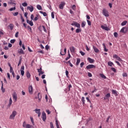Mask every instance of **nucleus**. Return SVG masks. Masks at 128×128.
<instances>
[{
    "mask_svg": "<svg viewBox=\"0 0 128 128\" xmlns=\"http://www.w3.org/2000/svg\"><path fill=\"white\" fill-rule=\"evenodd\" d=\"M16 111L14 110L12 112V114L10 115L9 118L10 120H14L16 116Z\"/></svg>",
    "mask_w": 128,
    "mask_h": 128,
    "instance_id": "obj_1",
    "label": "nucleus"
},
{
    "mask_svg": "<svg viewBox=\"0 0 128 128\" xmlns=\"http://www.w3.org/2000/svg\"><path fill=\"white\" fill-rule=\"evenodd\" d=\"M102 14L104 15L106 18H108L110 16V14H108V11L106 8H104L102 10Z\"/></svg>",
    "mask_w": 128,
    "mask_h": 128,
    "instance_id": "obj_2",
    "label": "nucleus"
},
{
    "mask_svg": "<svg viewBox=\"0 0 128 128\" xmlns=\"http://www.w3.org/2000/svg\"><path fill=\"white\" fill-rule=\"evenodd\" d=\"M128 32V28L126 26L122 28L120 30V32H122V34H126Z\"/></svg>",
    "mask_w": 128,
    "mask_h": 128,
    "instance_id": "obj_3",
    "label": "nucleus"
},
{
    "mask_svg": "<svg viewBox=\"0 0 128 128\" xmlns=\"http://www.w3.org/2000/svg\"><path fill=\"white\" fill-rule=\"evenodd\" d=\"M42 119L43 122H46V112H42Z\"/></svg>",
    "mask_w": 128,
    "mask_h": 128,
    "instance_id": "obj_4",
    "label": "nucleus"
},
{
    "mask_svg": "<svg viewBox=\"0 0 128 128\" xmlns=\"http://www.w3.org/2000/svg\"><path fill=\"white\" fill-rule=\"evenodd\" d=\"M87 70H90V68H96V66L94 64H89L86 66Z\"/></svg>",
    "mask_w": 128,
    "mask_h": 128,
    "instance_id": "obj_5",
    "label": "nucleus"
},
{
    "mask_svg": "<svg viewBox=\"0 0 128 128\" xmlns=\"http://www.w3.org/2000/svg\"><path fill=\"white\" fill-rule=\"evenodd\" d=\"M24 66H21L20 70L22 76H24Z\"/></svg>",
    "mask_w": 128,
    "mask_h": 128,
    "instance_id": "obj_6",
    "label": "nucleus"
},
{
    "mask_svg": "<svg viewBox=\"0 0 128 128\" xmlns=\"http://www.w3.org/2000/svg\"><path fill=\"white\" fill-rule=\"evenodd\" d=\"M28 92L30 94H32V92H34V88H32V86L30 85L29 86Z\"/></svg>",
    "mask_w": 128,
    "mask_h": 128,
    "instance_id": "obj_7",
    "label": "nucleus"
},
{
    "mask_svg": "<svg viewBox=\"0 0 128 128\" xmlns=\"http://www.w3.org/2000/svg\"><path fill=\"white\" fill-rule=\"evenodd\" d=\"M35 98H38V102H40L41 100H42V94L40 93H38V96H36Z\"/></svg>",
    "mask_w": 128,
    "mask_h": 128,
    "instance_id": "obj_8",
    "label": "nucleus"
},
{
    "mask_svg": "<svg viewBox=\"0 0 128 128\" xmlns=\"http://www.w3.org/2000/svg\"><path fill=\"white\" fill-rule=\"evenodd\" d=\"M66 6V3L64 2H61V3L59 5V8L60 10H64V6Z\"/></svg>",
    "mask_w": 128,
    "mask_h": 128,
    "instance_id": "obj_9",
    "label": "nucleus"
},
{
    "mask_svg": "<svg viewBox=\"0 0 128 128\" xmlns=\"http://www.w3.org/2000/svg\"><path fill=\"white\" fill-rule=\"evenodd\" d=\"M87 60L90 62V64H94V60L90 58H88Z\"/></svg>",
    "mask_w": 128,
    "mask_h": 128,
    "instance_id": "obj_10",
    "label": "nucleus"
},
{
    "mask_svg": "<svg viewBox=\"0 0 128 128\" xmlns=\"http://www.w3.org/2000/svg\"><path fill=\"white\" fill-rule=\"evenodd\" d=\"M112 94L116 96H118V91L114 90H112Z\"/></svg>",
    "mask_w": 128,
    "mask_h": 128,
    "instance_id": "obj_11",
    "label": "nucleus"
},
{
    "mask_svg": "<svg viewBox=\"0 0 128 128\" xmlns=\"http://www.w3.org/2000/svg\"><path fill=\"white\" fill-rule=\"evenodd\" d=\"M27 8L30 12H34V7L32 6H28Z\"/></svg>",
    "mask_w": 128,
    "mask_h": 128,
    "instance_id": "obj_12",
    "label": "nucleus"
},
{
    "mask_svg": "<svg viewBox=\"0 0 128 128\" xmlns=\"http://www.w3.org/2000/svg\"><path fill=\"white\" fill-rule=\"evenodd\" d=\"M70 50L71 52H74V51L76 50V48L72 46L70 48Z\"/></svg>",
    "mask_w": 128,
    "mask_h": 128,
    "instance_id": "obj_13",
    "label": "nucleus"
},
{
    "mask_svg": "<svg viewBox=\"0 0 128 128\" xmlns=\"http://www.w3.org/2000/svg\"><path fill=\"white\" fill-rule=\"evenodd\" d=\"M1 82H2L1 90L2 91V92H6V90L4 88V83L2 82V81H1Z\"/></svg>",
    "mask_w": 128,
    "mask_h": 128,
    "instance_id": "obj_14",
    "label": "nucleus"
},
{
    "mask_svg": "<svg viewBox=\"0 0 128 128\" xmlns=\"http://www.w3.org/2000/svg\"><path fill=\"white\" fill-rule=\"evenodd\" d=\"M101 28L102 30H108V28L106 26L102 25Z\"/></svg>",
    "mask_w": 128,
    "mask_h": 128,
    "instance_id": "obj_15",
    "label": "nucleus"
},
{
    "mask_svg": "<svg viewBox=\"0 0 128 128\" xmlns=\"http://www.w3.org/2000/svg\"><path fill=\"white\" fill-rule=\"evenodd\" d=\"M62 50H61V52H60L61 56H64L66 54V48H64V52H63L62 54Z\"/></svg>",
    "mask_w": 128,
    "mask_h": 128,
    "instance_id": "obj_16",
    "label": "nucleus"
},
{
    "mask_svg": "<svg viewBox=\"0 0 128 128\" xmlns=\"http://www.w3.org/2000/svg\"><path fill=\"white\" fill-rule=\"evenodd\" d=\"M14 24H10L9 26L8 27L10 28V30H14Z\"/></svg>",
    "mask_w": 128,
    "mask_h": 128,
    "instance_id": "obj_17",
    "label": "nucleus"
},
{
    "mask_svg": "<svg viewBox=\"0 0 128 128\" xmlns=\"http://www.w3.org/2000/svg\"><path fill=\"white\" fill-rule=\"evenodd\" d=\"M93 48H94V52H100V50H98V48H96V47L93 46Z\"/></svg>",
    "mask_w": 128,
    "mask_h": 128,
    "instance_id": "obj_18",
    "label": "nucleus"
},
{
    "mask_svg": "<svg viewBox=\"0 0 128 128\" xmlns=\"http://www.w3.org/2000/svg\"><path fill=\"white\" fill-rule=\"evenodd\" d=\"M27 24H29L31 26H34V22L32 21H30L29 20H27Z\"/></svg>",
    "mask_w": 128,
    "mask_h": 128,
    "instance_id": "obj_19",
    "label": "nucleus"
},
{
    "mask_svg": "<svg viewBox=\"0 0 128 128\" xmlns=\"http://www.w3.org/2000/svg\"><path fill=\"white\" fill-rule=\"evenodd\" d=\"M81 100L82 102L83 106H84V104H86V100H84V97L82 96V98Z\"/></svg>",
    "mask_w": 128,
    "mask_h": 128,
    "instance_id": "obj_20",
    "label": "nucleus"
},
{
    "mask_svg": "<svg viewBox=\"0 0 128 128\" xmlns=\"http://www.w3.org/2000/svg\"><path fill=\"white\" fill-rule=\"evenodd\" d=\"M18 52V54H24V50H22V49H20Z\"/></svg>",
    "mask_w": 128,
    "mask_h": 128,
    "instance_id": "obj_21",
    "label": "nucleus"
},
{
    "mask_svg": "<svg viewBox=\"0 0 128 128\" xmlns=\"http://www.w3.org/2000/svg\"><path fill=\"white\" fill-rule=\"evenodd\" d=\"M13 98L15 100H18V96L16 95V93H14L13 94Z\"/></svg>",
    "mask_w": 128,
    "mask_h": 128,
    "instance_id": "obj_22",
    "label": "nucleus"
},
{
    "mask_svg": "<svg viewBox=\"0 0 128 128\" xmlns=\"http://www.w3.org/2000/svg\"><path fill=\"white\" fill-rule=\"evenodd\" d=\"M126 24H128V21L124 20L121 23V26H126Z\"/></svg>",
    "mask_w": 128,
    "mask_h": 128,
    "instance_id": "obj_23",
    "label": "nucleus"
},
{
    "mask_svg": "<svg viewBox=\"0 0 128 128\" xmlns=\"http://www.w3.org/2000/svg\"><path fill=\"white\" fill-rule=\"evenodd\" d=\"M86 22L84 21H83L81 24L82 28H84L86 26Z\"/></svg>",
    "mask_w": 128,
    "mask_h": 128,
    "instance_id": "obj_24",
    "label": "nucleus"
},
{
    "mask_svg": "<svg viewBox=\"0 0 128 128\" xmlns=\"http://www.w3.org/2000/svg\"><path fill=\"white\" fill-rule=\"evenodd\" d=\"M26 76L28 78H30V72H28V71L26 72Z\"/></svg>",
    "mask_w": 128,
    "mask_h": 128,
    "instance_id": "obj_25",
    "label": "nucleus"
},
{
    "mask_svg": "<svg viewBox=\"0 0 128 128\" xmlns=\"http://www.w3.org/2000/svg\"><path fill=\"white\" fill-rule=\"evenodd\" d=\"M34 112H36V114H40V109H36Z\"/></svg>",
    "mask_w": 128,
    "mask_h": 128,
    "instance_id": "obj_26",
    "label": "nucleus"
},
{
    "mask_svg": "<svg viewBox=\"0 0 128 128\" xmlns=\"http://www.w3.org/2000/svg\"><path fill=\"white\" fill-rule=\"evenodd\" d=\"M80 59L77 58L76 62V66H78L80 64Z\"/></svg>",
    "mask_w": 128,
    "mask_h": 128,
    "instance_id": "obj_27",
    "label": "nucleus"
},
{
    "mask_svg": "<svg viewBox=\"0 0 128 128\" xmlns=\"http://www.w3.org/2000/svg\"><path fill=\"white\" fill-rule=\"evenodd\" d=\"M102 46H104V52H108V49L106 48V44H104H104H102Z\"/></svg>",
    "mask_w": 128,
    "mask_h": 128,
    "instance_id": "obj_28",
    "label": "nucleus"
},
{
    "mask_svg": "<svg viewBox=\"0 0 128 128\" xmlns=\"http://www.w3.org/2000/svg\"><path fill=\"white\" fill-rule=\"evenodd\" d=\"M40 14H43L44 16H47L46 12H44L42 11H40Z\"/></svg>",
    "mask_w": 128,
    "mask_h": 128,
    "instance_id": "obj_29",
    "label": "nucleus"
},
{
    "mask_svg": "<svg viewBox=\"0 0 128 128\" xmlns=\"http://www.w3.org/2000/svg\"><path fill=\"white\" fill-rule=\"evenodd\" d=\"M36 8H38V10H42V6H40V4L36 6Z\"/></svg>",
    "mask_w": 128,
    "mask_h": 128,
    "instance_id": "obj_30",
    "label": "nucleus"
},
{
    "mask_svg": "<svg viewBox=\"0 0 128 128\" xmlns=\"http://www.w3.org/2000/svg\"><path fill=\"white\" fill-rule=\"evenodd\" d=\"M22 56L20 57V60H19V62H18V66H20V64H22Z\"/></svg>",
    "mask_w": 128,
    "mask_h": 128,
    "instance_id": "obj_31",
    "label": "nucleus"
},
{
    "mask_svg": "<svg viewBox=\"0 0 128 128\" xmlns=\"http://www.w3.org/2000/svg\"><path fill=\"white\" fill-rule=\"evenodd\" d=\"M108 66H114V63L112 62H108Z\"/></svg>",
    "mask_w": 128,
    "mask_h": 128,
    "instance_id": "obj_32",
    "label": "nucleus"
},
{
    "mask_svg": "<svg viewBox=\"0 0 128 128\" xmlns=\"http://www.w3.org/2000/svg\"><path fill=\"white\" fill-rule=\"evenodd\" d=\"M82 32V29L80 28H77L76 30V34H78V32Z\"/></svg>",
    "mask_w": 128,
    "mask_h": 128,
    "instance_id": "obj_33",
    "label": "nucleus"
},
{
    "mask_svg": "<svg viewBox=\"0 0 128 128\" xmlns=\"http://www.w3.org/2000/svg\"><path fill=\"white\" fill-rule=\"evenodd\" d=\"M105 96H106L107 100H108V98H110V93H108V94H107Z\"/></svg>",
    "mask_w": 128,
    "mask_h": 128,
    "instance_id": "obj_34",
    "label": "nucleus"
},
{
    "mask_svg": "<svg viewBox=\"0 0 128 128\" xmlns=\"http://www.w3.org/2000/svg\"><path fill=\"white\" fill-rule=\"evenodd\" d=\"M100 76H101V78H106V76H104V74H100Z\"/></svg>",
    "mask_w": 128,
    "mask_h": 128,
    "instance_id": "obj_35",
    "label": "nucleus"
},
{
    "mask_svg": "<svg viewBox=\"0 0 128 128\" xmlns=\"http://www.w3.org/2000/svg\"><path fill=\"white\" fill-rule=\"evenodd\" d=\"M56 126L57 128H60V125H58V122L57 120H56Z\"/></svg>",
    "mask_w": 128,
    "mask_h": 128,
    "instance_id": "obj_36",
    "label": "nucleus"
},
{
    "mask_svg": "<svg viewBox=\"0 0 128 128\" xmlns=\"http://www.w3.org/2000/svg\"><path fill=\"white\" fill-rule=\"evenodd\" d=\"M76 28H80V24L78 22L76 23Z\"/></svg>",
    "mask_w": 128,
    "mask_h": 128,
    "instance_id": "obj_37",
    "label": "nucleus"
},
{
    "mask_svg": "<svg viewBox=\"0 0 128 128\" xmlns=\"http://www.w3.org/2000/svg\"><path fill=\"white\" fill-rule=\"evenodd\" d=\"M76 22H73L72 24H71V26H76Z\"/></svg>",
    "mask_w": 128,
    "mask_h": 128,
    "instance_id": "obj_38",
    "label": "nucleus"
},
{
    "mask_svg": "<svg viewBox=\"0 0 128 128\" xmlns=\"http://www.w3.org/2000/svg\"><path fill=\"white\" fill-rule=\"evenodd\" d=\"M32 128V125L30 124H27L26 126V128Z\"/></svg>",
    "mask_w": 128,
    "mask_h": 128,
    "instance_id": "obj_39",
    "label": "nucleus"
},
{
    "mask_svg": "<svg viewBox=\"0 0 128 128\" xmlns=\"http://www.w3.org/2000/svg\"><path fill=\"white\" fill-rule=\"evenodd\" d=\"M22 6H28V3L24 2V3L22 4Z\"/></svg>",
    "mask_w": 128,
    "mask_h": 128,
    "instance_id": "obj_40",
    "label": "nucleus"
},
{
    "mask_svg": "<svg viewBox=\"0 0 128 128\" xmlns=\"http://www.w3.org/2000/svg\"><path fill=\"white\" fill-rule=\"evenodd\" d=\"M114 38H118V32H115L114 34Z\"/></svg>",
    "mask_w": 128,
    "mask_h": 128,
    "instance_id": "obj_41",
    "label": "nucleus"
},
{
    "mask_svg": "<svg viewBox=\"0 0 128 128\" xmlns=\"http://www.w3.org/2000/svg\"><path fill=\"white\" fill-rule=\"evenodd\" d=\"M30 118L32 124H34V118L32 117H30Z\"/></svg>",
    "mask_w": 128,
    "mask_h": 128,
    "instance_id": "obj_42",
    "label": "nucleus"
},
{
    "mask_svg": "<svg viewBox=\"0 0 128 128\" xmlns=\"http://www.w3.org/2000/svg\"><path fill=\"white\" fill-rule=\"evenodd\" d=\"M9 10H10V12H12V10H16V7L10 8Z\"/></svg>",
    "mask_w": 128,
    "mask_h": 128,
    "instance_id": "obj_43",
    "label": "nucleus"
},
{
    "mask_svg": "<svg viewBox=\"0 0 128 128\" xmlns=\"http://www.w3.org/2000/svg\"><path fill=\"white\" fill-rule=\"evenodd\" d=\"M38 20V15L36 14V16L34 18V20Z\"/></svg>",
    "mask_w": 128,
    "mask_h": 128,
    "instance_id": "obj_44",
    "label": "nucleus"
},
{
    "mask_svg": "<svg viewBox=\"0 0 128 128\" xmlns=\"http://www.w3.org/2000/svg\"><path fill=\"white\" fill-rule=\"evenodd\" d=\"M87 22L88 24V26H92V22H90V20H87Z\"/></svg>",
    "mask_w": 128,
    "mask_h": 128,
    "instance_id": "obj_45",
    "label": "nucleus"
},
{
    "mask_svg": "<svg viewBox=\"0 0 128 128\" xmlns=\"http://www.w3.org/2000/svg\"><path fill=\"white\" fill-rule=\"evenodd\" d=\"M72 9L73 10H76V5H73L72 7Z\"/></svg>",
    "mask_w": 128,
    "mask_h": 128,
    "instance_id": "obj_46",
    "label": "nucleus"
},
{
    "mask_svg": "<svg viewBox=\"0 0 128 128\" xmlns=\"http://www.w3.org/2000/svg\"><path fill=\"white\" fill-rule=\"evenodd\" d=\"M117 60H118V62H122V58L120 56H118V58H116Z\"/></svg>",
    "mask_w": 128,
    "mask_h": 128,
    "instance_id": "obj_47",
    "label": "nucleus"
},
{
    "mask_svg": "<svg viewBox=\"0 0 128 128\" xmlns=\"http://www.w3.org/2000/svg\"><path fill=\"white\" fill-rule=\"evenodd\" d=\"M111 70H112V72H116V70L114 68H112Z\"/></svg>",
    "mask_w": 128,
    "mask_h": 128,
    "instance_id": "obj_48",
    "label": "nucleus"
},
{
    "mask_svg": "<svg viewBox=\"0 0 128 128\" xmlns=\"http://www.w3.org/2000/svg\"><path fill=\"white\" fill-rule=\"evenodd\" d=\"M51 16H52V18H54V12H52Z\"/></svg>",
    "mask_w": 128,
    "mask_h": 128,
    "instance_id": "obj_49",
    "label": "nucleus"
},
{
    "mask_svg": "<svg viewBox=\"0 0 128 128\" xmlns=\"http://www.w3.org/2000/svg\"><path fill=\"white\" fill-rule=\"evenodd\" d=\"M115 62H116V64H118V66H122V64H120V62H118V61H116Z\"/></svg>",
    "mask_w": 128,
    "mask_h": 128,
    "instance_id": "obj_50",
    "label": "nucleus"
},
{
    "mask_svg": "<svg viewBox=\"0 0 128 128\" xmlns=\"http://www.w3.org/2000/svg\"><path fill=\"white\" fill-rule=\"evenodd\" d=\"M80 54H82V56H84V54H86V53H84V52H83L82 51H80Z\"/></svg>",
    "mask_w": 128,
    "mask_h": 128,
    "instance_id": "obj_51",
    "label": "nucleus"
},
{
    "mask_svg": "<svg viewBox=\"0 0 128 128\" xmlns=\"http://www.w3.org/2000/svg\"><path fill=\"white\" fill-rule=\"evenodd\" d=\"M88 76H89V78H92V73L88 72Z\"/></svg>",
    "mask_w": 128,
    "mask_h": 128,
    "instance_id": "obj_52",
    "label": "nucleus"
},
{
    "mask_svg": "<svg viewBox=\"0 0 128 128\" xmlns=\"http://www.w3.org/2000/svg\"><path fill=\"white\" fill-rule=\"evenodd\" d=\"M118 55H116V54H114V55L113 56V58L116 59V58H118Z\"/></svg>",
    "mask_w": 128,
    "mask_h": 128,
    "instance_id": "obj_53",
    "label": "nucleus"
},
{
    "mask_svg": "<svg viewBox=\"0 0 128 128\" xmlns=\"http://www.w3.org/2000/svg\"><path fill=\"white\" fill-rule=\"evenodd\" d=\"M28 124H26V122H23V124H22V126H23V128H26V126Z\"/></svg>",
    "mask_w": 128,
    "mask_h": 128,
    "instance_id": "obj_54",
    "label": "nucleus"
},
{
    "mask_svg": "<svg viewBox=\"0 0 128 128\" xmlns=\"http://www.w3.org/2000/svg\"><path fill=\"white\" fill-rule=\"evenodd\" d=\"M18 12H14L13 14V15L14 16H18Z\"/></svg>",
    "mask_w": 128,
    "mask_h": 128,
    "instance_id": "obj_55",
    "label": "nucleus"
},
{
    "mask_svg": "<svg viewBox=\"0 0 128 128\" xmlns=\"http://www.w3.org/2000/svg\"><path fill=\"white\" fill-rule=\"evenodd\" d=\"M4 31L2 30L0 31V36H4Z\"/></svg>",
    "mask_w": 128,
    "mask_h": 128,
    "instance_id": "obj_56",
    "label": "nucleus"
},
{
    "mask_svg": "<svg viewBox=\"0 0 128 128\" xmlns=\"http://www.w3.org/2000/svg\"><path fill=\"white\" fill-rule=\"evenodd\" d=\"M16 38H18V32H17L15 34Z\"/></svg>",
    "mask_w": 128,
    "mask_h": 128,
    "instance_id": "obj_57",
    "label": "nucleus"
},
{
    "mask_svg": "<svg viewBox=\"0 0 128 128\" xmlns=\"http://www.w3.org/2000/svg\"><path fill=\"white\" fill-rule=\"evenodd\" d=\"M14 42H16L15 40H10V42L11 44H14Z\"/></svg>",
    "mask_w": 128,
    "mask_h": 128,
    "instance_id": "obj_58",
    "label": "nucleus"
},
{
    "mask_svg": "<svg viewBox=\"0 0 128 128\" xmlns=\"http://www.w3.org/2000/svg\"><path fill=\"white\" fill-rule=\"evenodd\" d=\"M84 62H81L80 64V68H82V66H84Z\"/></svg>",
    "mask_w": 128,
    "mask_h": 128,
    "instance_id": "obj_59",
    "label": "nucleus"
},
{
    "mask_svg": "<svg viewBox=\"0 0 128 128\" xmlns=\"http://www.w3.org/2000/svg\"><path fill=\"white\" fill-rule=\"evenodd\" d=\"M122 76H124V78L125 76L126 77L128 76V74H126V73H124L122 74Z\"/></svg>",
    "mask_w": 128,
    "mask_h": 128,
    "instance_id": "obj_60",
    "label": "nucleus"
},
{
    "mask_svg": "<svg viewBox=\"0 0 128 128\" xmlns=\"http://www.w3.org/2000/svg\"><path fill=\"white\" fill-rule=\"evenodd\" d=\"M66 74L67 77H68V70H66Z\"/></svg>",
    "mask_w": 128,
    "mask_h": 128,
    "instance_id": "obj_61",
    "label": "nucleus"
},
{
    "mask_svg": "<svg viewBox=\"0 0 128 128\" xmlns=\"http://www.w3.org/2000/svg\"><path fill=\"white\" fill-rule=\"evenodd\" d=\"M50 126L51 128H54V124H52V122L50 123Z\"/></svg>",
    "mask_w": 128,
    "mask_h": 128,
    "instance_id": "obj_62",
    "label": "nucleus"
},
{
    "mask_svg": "<svg viewBox=\"0 0 128 128\" xmlns=\"http://www.w3.org/2000/svg\"><path fill=\"white\" fill-rule=\"evenodd\" d=\"M46 112H47L48 114H50V110H46Z\"/></svg>",
    "mask_w": 128,
    "mask_h": 128,
    "instance_id": "obj_63",
    "label": "nucleus"
},
{
    "mask_svg": "<svg viewBox=\"0 0 128 128\" xmlns=\"http://www.w3.org/2000/svg\"><path fill=\"white\" fill-rule=\"evenodd\" d=\"M12 72H14V70L12 69V67L10 68V72H12Z\"/></svg>",
    "mask_w": 128,
    "mask_h": 128,
    "instance_id": "obj_64",
    "label": "nucleus"
}]
</instances>
